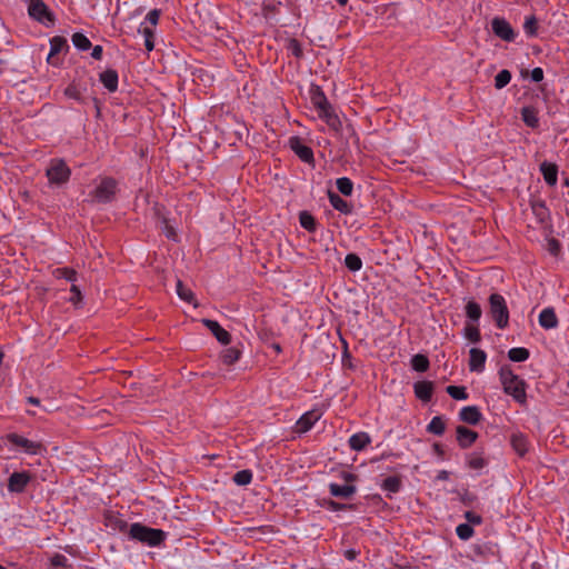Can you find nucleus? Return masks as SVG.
<instances>
[{"mask_svg":"<svg viewBox=\"0 0 569 569\" xmlns=\"http://www.w3.org/2000/svg\"><path fill=\"white\" fill-rule=\"evenodd\" d=\"M499 378L505 393L511 396L519 403L526 402V382L509 366L500 368Z\"/></svg>","mask_w":569,"mask_h":569,"instance_id":"f257e3e1","label":"nucleus"},{"mask_svg":"<svg viewBox=\"0 0 569 569\" xmlns=\"http://www.w3.org/2000/svg\"><path fill=\"white\" fill-rule=\"evenodd\" d=\"M129 537L149 547H157L164 541L167 532L136 522L130 526Z\"/></svg>","mask_w":569,"mask_h":569,"instance_id":"f03ea898","label":"nucleus"},{"mask_svg":"<svg viewBox=\"0 0 569 569\" xmlns=\"http://www.w3.org/2000/svg\"><path fill=\"white\" fill-rule=\"evenodd\" d=\"M71 176V170L62 159H52L46 169V177L48 178L49 186L62 187Z\"/></svg>","mask_w":569,"mask_h":569,"instance_id":"7ed1b4c3","label":"nucleus"},{"mask_svg":"<svg viewBox=\"0 0 569 569\" xmlns=\"http://www.w3.org/2000/svg\"><path fill=\"white\" fill-rule=\"evenodd\" d=\"M489 312L499 329H505L509 323V310L506 299L500 293L489 297Z\"/></svg>","mask_w":569,"mask_h":569,"instance_id":"20e7f679","label":"nucleus"},{"mask_svg":"<svg viewBox=\"0 0 569 569\" xmlns=\"http://www.w3.org/2000/svg\"><path fill=\"white\" fill-rule=\"evenodd\" d=\"M117 181L113 178H102L92 192L93 200L99 203H108L114 199Z\"/></svg>","mask_w":569,"mask_h":569,"instance_id":"39448f33","label":"nucleus"},{"mask_svg":"<svg viewBox=\"0 0 569 569\" xmlns=\"http://www.w3.org/2000/svg\"><path fill=\"white\" fill-rule=\"evenodd\" d=\"M491 29L492 32L503 41L511 42L517 37L516 31L505 18H493L491 21Z\"/></svg>","mask_w":569,"mask_h":569,"instance_id":"423d86ee","label":"nucleus"},{"mask_svg":"<svg viewBox=\"0 0 569 569\" xmlns=\"http://www.w3.org/2000/svg\"><path fill=\"white\" fill-rule=\"evenodd\" d=\"M8 441L22 449L23 452L28 455H38L43 450V446L38 442L30 439H27L23 436L11 433L8 436Z\"/></svg>","mask_w":569,"mask_h":569,"instance_id":"0eeeda50","label":"nucleus"},{"mask_svg":"<svg viewBox=\"0 0 569 569\" xmlns=\"http://www.w3.org/2000/svg\"><path fill=\"white\" fill-rule=\"evenodd\" d=\"M28 12L31 18L41 23H52L54 20L52 13L42 0H30Z\"/></svg>","mask_w":569,"mask_h":569,"instance_id":"6e6552de","label":"nucleus"},{"mask_svg":"<svg viewBox=\"0 0 569 569\" xmlns=\"http://www.w3.org/2000/svg\"><path fill=\"white\" fill-rule=\"evenodd\" d=\"M291 150L303 161L310 163L313 161V151L310 147L305 144L299 137H291L289 139Z\"/></svg>","mask_w":569,"mask_h":569,"instance_id":"1a4fd4ad","label":"nucleus"},{"mask_svg":"<svg viewBox=\"0 0 569 569\" xmlns=\"http://www.w3.org/2000/svg\"><path fill=\"white\" fill-rule=\"evenodd\" d=\"M30 475L28 472H13L9 477L8 490L10 492L20 493L24 491L26 487L30 482Z\"/></svg>","mask_w":569,"mask_h":569,"instance_id":"9d476101","label":"nucleus"},{"mask_svg":"<svg viewBox=\"0 0 569 569\" xmlns=\"http://www.w3.org/2000/svg\"><path fill=\"white\" fill-rule=\"evenodd\" d=\"M487 360V355L483 350L478 348H471L469 351V369L473 372H482L485 370V365Z\"/></svg>","mask_w":569,"mask_h":569,"instance_id":"9b49d317","label":"nucleus"},{"mask_svg":"<svg viewBox=\"0 0 569 569\" xmlns=\"http://www.w3.org/2000/svg\"><path fill=\"white\" fill-rule=\"evenodd\" d=\"M202 323L211 331L216 339L222 345H229L230 333L224 330L216 320L202 319Z\"/></svg>","mask_w":569,"mask_h":569,"instance_id":"f8f14e48","label":"nucleus"},{"mask_svg":"<svg viewBox=\"0 0 569 569\" xmlns=\"http://www.w3.org/2000/svg\"><path fill=\"white\" fill-rule=\"evenodd\" d=\"M320 415L316 411H308L302 415L296 422L295 429L298 433H305L309 431L315 423L319 420Z\"/></svg>","mask_w":569,"mask_h":569,"instance_id":"ddd939ff","label":"nucleus"},{"mask_svg":"<svg viewBox=\"0 0 569 569\" xmlns=\"http://www.w3.org/2000/svg\"><path fill=\"white\" fill-rule=\"evenodd\" d=\"M457 441L463 449L471 447L478 439V433L465 426L457 427Z\"/></svg>","mask_w":569,"mask_h":569,"instance_id":"4468645a","label":"nucleus"},{"mask_svg":"<svg viewBox=\"0 0 569 569\" xmlns=\"http://www.w3.org/2000/svg\"><path fill=\"white\" fill-rule=\"evenodd\" d=\"M329 492L336 498L349 499L357 492V487L355 485H338L331 482L329 483Z\"/></svg>","mask_w":569,"mask_h":569,"instance_id":"2eb2a0df","label":"nucleus"},{"mask_svg":"<svg viewBox=\"0 0 569 569\" xmlns=\"http://www.w3.org/2000/svg\"><path fill=\"white\" fill-rule=\"evenodd\" d=\"M540 172L546 183L550 187H555L558 181V166L548 161H543L540 164Z\"/></svg>","mask_w":569,"mask_h":569,"instance_id":"dca6fc26","label":"nucleus"},{"mask_svg":"<svg viewBox=\"0 0 569 569\" xmlns=\"http://www.w3.org/2000/svg\"><path fill=\"white\" fill-rule=\"evenodd\" d=\"M540 327H542L546 330L555 329L558 327V318L553 310V308H545L538 318Z\"/></svg>","mask_w":569,"mask_h":569,"instance_id":"f3484780","label":"nucleus"},{"mask_svg":"<svg viewBox=\"0 0 569 569\" xmlns=\"http://www.w3.org/2000/svg\"><path fill=\"white\" fill-rule=\"evenodd\" d=\"M459 418L466 423L478 425L482 418V413L476 406L463 407L459 412Z\"/></svg>","mask_w":569,"mask_h":569,"instance_id":"a211bd4d","label":"nucleus"},{"mask_svg":"<svg viewBox=\"0 0 569 569\" xmlns=\"http://www.w3.org/2000/svg\"><path fill=\"white\" fill-rule=\"evenodd\" d=\"M318 116L325 120V122L333 130H339L341 127V121L339 117L336 114L332 106L330 104L328 108L321 109L318 111Z\"/></svg>","mask_w":569,"mask_h":569,"instance_id":"6ab92c4d","label":"nucleus"},{"mask_svg":"<svg viewBox=\"0 0 569 569\" xmlns=\"http://www.w3.org/2000/svg\"><path fill=\"white\" fill-rule=\"evenodd\" d=\"M118 79V72L113 69H108L100 73V81L109 92L117 91Z\"/></svg>","mask_w":569,"mask_h":569,"instance_id":"aec40b11","label":"nucleus"},{"mask_svg":"<svg viewBox=\"0 0 569 569\" xmlns=\"http://www.w3.org/2000/svg\"><path fill=\"white\" fill-rule=\"evenodd\" d=\"M415 395L418 399L427 402L430 401L433 391V385L430 381H418L413 386Z\"/></svg>","mask_w":569,"mask_h":569,"instance_id":"412c9836","label":"nucleus"},{"mask_svg":"<svg viewBox=\"0 0 569 569\" xmlns=\"http://www.w3.org/2000/svg\"><path fill=\"white\" fill-rule=\"evenodd\" d=\"M349 446L355 451L365 449L370 442L371 438L367 432H357L349 438Z\"/></svg>","mask_w":569,"mask_h":569,"instance_id":"4be33fe9","label":"nucleus"},{"mask_svg":"<svg viewBox=\"0 0 569 569\" xmlns=\"http://www.w3.org/2000/svg\"><path fill=\"white\" fill-rule=\"evenodd\" d=\"M311 103L315 106L317 111L328 108L330 106V102L328 101L326 94L320 89V87L316 86L311 88Z\"/></svg>","mask_w":569,"mask_h":569,"instance_id":"5701e85b","label":"nucleus"},{"mask_svg":"<svg viewBox=\"0 0 569 569\" xmlns=\"http://www.w3.org/2000/svg\"><path fill=\"white\" fill-rule=\"evenodd\" d=\"M330 204L339 212L349 214L352 211V206L343 200L339 194L329 191L328 193Z\"/></svg>","mask_w":569,"mask_h":569,"instance_id":"b1692460","label":"nucleus"},{"mask_svg":"<svg viewBox=\"0 0 569 569\" xmlns=\"http://www.w3.org/2000/svg\"><path fill=\"white\" fill-rule=\"evenodd\" d=\"M521 118L522 121L532 129L539 126L538 113L533 107H523L521 110Z\"/></svg>","mask_w":569,"mask_h":569,"instance_id":"393cba45","label":"nucleus"},{"mask_svg":"<svg viewBox=\"0 0 569 569\" xmlns=\"http://www.w3.org/2000/svg\"><path fill=\"white\" fill-rule=\"evenodd\" d=\"M68 48V42L63 37H53L50 40V52L48 54V60H50L53 56L67 50Z\"/></svg>","mask_w":569,"mask_h":569,"instance_id":"a878e982","label":"nucleus"},{"mask_svg":"<svg viewBox=\"0 0 569 569\" xmlns=\"http://www.w3.org/2000/svg\"><path fill=\"white\" fill-rule=\"evenodd\" d=\"M401 487H402L401 479L398 476L387 477L381 483V488L385 491H388L389 493L399 492Z\"/></svg>","mask_w":569,"mask_h":569,"instance_id":"bb28decb","label":"nucleus"},{"mask_svg":"<svg viewBox=\"0 0 569 569\" xmlns=\"http://www.w3.org/2000/svg\"><path fill=\"white\" fill-rule=\"evenodd\" d=\"M465 310H466L467 318L472 322H478L479 319L481 318V315H482L481 307L478 302H476L473 300L468 301Z\"/></svg>","mask_w":569,"mask_h":569,"instance_id":"cd10ccee","label":"nucleus"},{"mask_svg":"<svg viewBox=\"0 0 569 569\" xmlns=\"http://www.w3.org/2000/svg\"><path fill=\"white\" fill-rule=\"evenodd\" d=\"M467 465L470 469L481 470L487 467L488 461L479 452H472L467 456Z\"/></svg>","mask_w":569,"mask_h":569,"instance_id":"c85d7f7f","label":"nucleus"},{"mask_svg":"<svg viewBox=\"0 0 569 569\" xmlns=\"http://www.w3.org/2000/svg\"><path fill=\"white\" fill-rule=\"evenodd\" d=\"M144 38V46L148 51L153 50L154 43H153V37H154V29L149 26H144V23H141L138 30Z\"/></svg>","mask_w":569,"mask_h":569,"instance_id":"c756f323","label":"nucleus"},{"mask_svg":"<svg viewBox=\"0 0 569 569\" xmlns=\"http://www.w3.org/2000/svg\"><path fill=\"white\" fill-rule=\"evenodd\" d=\"M529 350L522 347L511 348L508 351V358L513 362H523L529 358Z\"/></svg>","mask_w":569,"mask_h":569,"instance_id":"7c9ffc66","label":"nucleus"},{"mask_svg":"<svg viewBox=\"0 0 569 569\" xmlns=\"http://www.w3.org/2000/svg\"><path fill=\"white\" fill-rule=\"evenodd\" d=\"M446 423L443 419L439 416H436L431 419L429 425L427 426V430L430 433L441 436L445 432Z\"/></svg>","mask_w":569,"mask_h":569,"instance_id":"2f4dec72","label":"nucleus"},{"mask_svg":"<svg viewBox=\"0 0 569 569\" xmlns=\"http://www.w3.org/2000/svg\"><path fill=\"white\" fill-rule=\"evenodd\" d=\"M71 40L78 50L86 51L91 48V41L83 33H73Z\"/></svg>","mask_w":569,"mask_h":569,"instance_id":"473e14b6","label":"nucleus"},{"mask_svg":"<svg viewBox=\"0 0 569 569\" xmlns=\"http://www.w3.org/2000/svg\"><path fill=\"white\" fill-rule=\"evenodd\" d=\"M336 186L341 194H343L346 197H349L352 194L353 183L349 178H347V177L338 178L336 181Z\"/></svg>","mask_w":569,"mask_h":569,"instance_id":"72a5a7b5","label":"nucleus"},{"mask_svg":"<svg viewBox=\"0 0 569 569\" xmlns=\"http://www.w3.org/2000/svg\"><path fill=\"white\" fill-rule=\"evenodd\" d=\"M345 264L350 271L357 272L362 268V260L356 253H348L345 258Z\"/></svg>","mask_w":569,"mask_h":569,"instance_id":"f704fd0d","label":"nucleus"},{"mask_svg":"<svg viewBox=\"0 0 569 569\" xmlns=\"http://www.w3.org/2000/svg\"><path fill=\"white\" fill-rule=\"evenodd\" d=\"M411 366L412 368L418 371V372H425L428 370L429 368V360L426 356L423 355H415L412 358H411Z\"/></svg>","mask_w":569,"mask_h":569,"instance_id":"c9c22d12","label":"nucleus"},{"mask_svg":"<svg viewBox=\"0 0 569 569\" xmlns=\"http://www.w3.org/2000/svg\"><path fill=\"white\" fill-rule=\"evenodd\" d=\"M240 358V351L237 348L230 347L222 351L221 359L224 365H233Z\"/></svg>","mask_w":569,"mask_h":569,"instance_id":"e433bc0d","label":"nucleus"},{"mask_svg":"<svg viewBox=\"0 0 569 569\" xmlns=\"http://www.w3.org/2000/svg\"><path fill=\"white\" fill-rule=\"evenodd\" d=\"M57 279H66L67 281H77V271L71 268H58L53 272Z\"/></svg>","mask_w":569,"mask_h":569,"instance_id":"4c0bfd02","label":"nucleus"},{"mask_svg":"<svg viewBox=\"0 0 569 569\" xmlns=\"http://www.w3.org/2000/svg\"><path fill=\"white\" fill-rule=\"evenodd\" d=\"M531 208L535 216L539 219L540 222H543L548 218L549 211L543 201L532 202Z\"/></svg>","mask_w":569,"mask_h":569,"instance_id":"58836bf2","label":"nucleus"},{"mask_svg":"<svg viewBox=\"0 0 569 569\" xmlns=\"http://www.w3.org/2000/svg\"><path fill=\"white\" fill-rule=\"evenodd\" d=\"M447 393L456 400L468 399V392L462 386H448L446 389Z\"/></svg>","mask_w":569,"mask_h":569,"instance_id":"ea45409f","label":"nucleus"},{"mask_svg":"<svg viewBox=\"0 0 569 569\" xmlns=\"http://www.w3.org/2000/svg\"><path fill=\"white\" fill-rule=\"evenodd\" d=\"M232 479L238 486H247L252 481V472L249 469H243L236 472Z\"/></svg>","mask_w":569,"mask_h":569,"instance_id":"a19ab883","label":"nucleus"},{"mask_svg":"<svg viewBox=\"0 0 569 569\" xmlns=\"http://www.w3.org/2000/svg\"><path fill=\"white\" fill-rule=\"evenodd\" d=\"M50 563L56 569H71L68 558L61 553H54L50 559Z\"/></svg>","mask_w":569,"mask_h":569,"instance_id":"79ce46f5","label":"nucleus"},{"mask_svg":"<svg viewBox=\"0 0 569 569\" xmlns=\"http://www.w3.org/2000/svg\"><path fill=\"white\" fill-rule=\"evenodd\" d=\"M299 221L303 229L308 231L316 230V220L309 212L302 211L299 216Z\"/></svg>","mask_w":569,"mask_h":569,"instance_id":"37998d69","label":"nucleus"},{"mask_svg":"<svg viewBox=\"0 0 569 569\" xmlns=\"http://www.w3.org/2000/svg\"><path fill=\"white\" fill-rule=\"evenodd\" d=\"M511 80V73L509 70H501L497 73L496 78H495V87L497 89H502L505 88Z\"/></svg>","mask_w":569,"mask_h":569,"instance_id":"c03bdc74","label":"nucleus"},{"mask_svg":"<svg viewBox=\"0 0 569 569\" xmlns=\"http://www.w3.org/2000/svg\"><path fill=\"white\" fill-rule=\"evenodd\" d=\"M456 533L461 540H469L473 536L475 530L469 523H460L456 528Z\"/></svg>","mask_w":569,"mask_h":569,"instance_id":"a18cd8bd","label":"nucleus"},{"mask_svg":"<svg viewBox=\"0 0 569 569\" xmlns=\"http://www.w3.org/2000/svg\"><path fill=\"white\" fill-rule=\"evenodd\" d=\"M465 337L473 343H477L481 339L480 330L477 326L467 325L465 327Z\"/></svg>","mask_w":569,"mask_h":569,"instance_id":"49530a36","label":"nucleus"},{"mask_svg":"<svg viewBox=\"0 0 569 569\" xmlns=\"http://www.w3.org/2000/svg\"><path fill=\"white\" fill-rule=\"evenodd\" d=\"M538 21L533 16L527 17L523 23V30L528 37L537 36Z\"/></svg>","mask_w":569,"mask_h":569,"instance_id":"de8ad7c7","label":"nucleus"},{"mask_svg":"<svg viewBox=\"0 0 569 569\" xmlns=\"http://www.w3.org/2000/svg\"><path fill=\"white\" fill-rule=\"evenodd\" d=\"M177 295L179 296L180 299L187 301V302H192L193 300V293L190 289L186 288L182 283V281L178 280L177 281Z\"/></svg>","mask_w":569,"mask_h":569,"instance_id":"09e8293b","label":"nucleus"},{"mask_svg":"<svg viewBox=\"0 0 569 569\" xmlns=\"http://www.w3.org/2000/svg\"><path fill=\"white\" fill-rule=\"evenodd\" d=\"M160 14H161V11L159 9H152L147 13L144 21L142 23H144V26H149L154 29L159 22Z\"/></svg>","mask_w":569,"mask_h":569,"instance_id":"8fccbe9b","label":"nucleus"},{"mask_svg":"<svg viewBox=\"0 0 569 569\" xmlns=\"http://www.w3.org/2000/svg\"><path fill=\"white\" fill-rule=\"evenodd\" d=\"M511 443L513 449L520 455L523 456L527 451L526 439L522 436H513L511 439Z\"/></svg>","mask_w":569,"mask_h":569,"instance_id":"3c124183","label":"nucleus"},{"mask_svg":"<svg viewBox=\"0 0 569 569\" xmlns=\"http://www.w3.org/2000/svg\"><path fill=\"white\" fill-rule=\"evenodd\" d=\"M64 96L68 97L69 99H73V100H77L79 102H82L81 90L74 83L69 84L64 89Z\"/></svg>","mask_w":569,"mask_h":569,"instance_id":"603ef678","label":"nucleus"},{"mask_svg":"<svg viewBox=\"0 0 569 569\" xmlns=\"http://www.w3.org/2000/svg\"><path fill=\"white\" fill-rule=\"evenodd\" d=\"M325 506H326L329 510H332V511L346 510V509L351 508L350 506H347V505H343V503H339V502H336V501H333V500H326V501H325Z\"/></svg>","mask_w":569,"mask_h":569,"instance_id":"864d4df0","label":"nucleus"},{"mask_svg":"<svg viewBox=\"0 0 569 569\" xmlns=\"http://www.w3.org/2000/svg\"><path fill=\"white\" fill-rule=\"evenodd\" d=\"M465 518L466 520L468 521V523L471 526V525H480L482 522V518L481 516L472 512V511H467L465 513Z\"/></svg>","mask_w":569,"mask_h":569,"instance_id":"5fc2aeb1","label":"nucleus"},{"mask_svg":"<svg viewBox=\"0 0 569 569\" xmlns=\"http://www.w3.org/2000/svg\"><path fill=\"white\" fill-rule=\"evenodd\" d=\"M340 478L346 482L345 485H353L358 480L357 475L348 471H342Z\"/></svg>","mask_w":569,"mask_h":569,"instance_id":"6e6d98bb","label":"nucleus"},{"mask_svg":"<svg viewBox=\"0 0 569 569\" xmlns=\"http://www.w3.org/2000/svg\"><path fill=\"white\" fill-rule=\"evenodd\" d=\"M70 291L72 293V296L70 297V301L72 303H78L82 299V295L79 287L72 283Z\"/></svg>","mask_w":569,"mask_h":569,"instance_id":"4d7b16f0","label":"nucleus"},{"mask_svg":"<svg viewBox=\"0 0 569 569\" xmlns=\"http://www.w3.org/2000/svg\"><path fill=\"white\" fill-rule=\"evenodd\" d=\"M530 77L533 82H540L543 79V70L539 67L533 68L531 70Z\"/></svg>","mask_w":569,"mask_h":569,"instance_id":"13d9d810","label":"nucleus"},{"mask_svg":"<svg viewBox=\"0 0 569 569\" xmlns=\"http://www.w3.org/2000/svg\"><path fill=\"white\" fill-rule=\"evenodd\" d=\"M549 251L552 253V254H557L559 249H560V244L558 242V240L556 239H550L549 240Z\"/></svg>","mask_w":569,"mask_h":569,"instance_id":"bf43d9fd","label":"nucleus"},{"mask_svg":"<svg viewBox=\"0 0 569 569\" xmlns=\"http://www.w3.org/2000/svg\"><path fill=\"white\" fill-rule=\"evenodd\" d=\"M103 49L101 46H94L92 48L91 57L96 60H100L102 58Z\"/></svg>","mask_w":569,"mask_h":569,"instance_id":"052dcab7","label":"nucleus"},{"mask_svg":"<svg viewBox=\"0 0 569 569\" xmlns=\"http://www.w3.org/2000/svg\"><path fill=\"white\" fill-rule=\"evenodd\" d=\"M163 232L167 236V238L176 240L174 229L171 226H169L168 223H164Z\"/></svg>","mask_w":569,"mask_h":569,"instance_id":"680f3d73","label":"nucleus"},{"mask_svg":"<svg viewBox=\"0 0 569 569\" xmlns=\"http://www.w3.org/2000/svg\"><path fill=\"white\" fill-rule=\"evenodd\" d=\"M358 553L359 552L357 550H355V549H348V550L345 551V557L348 560L352 561V560H355L357 558Z\"/></svg>","mask_w":569,"mask_h":569,"instance_id":"e2e57ef3","label":"nucleus"},{"mask_svg":"<svg viewBox=\"0 0 569 569\" xmlns=\"http://www.w3.org/2000/svg\"><path fill=\"white\" fill-rule=\"evenodd\" d=\"M448 478H449V472L446 470H441L437 476V479H439V480H447Z\"/></svg>","mask_w":569,"mask_h":569,"instance_id":"0e129e2a","label":"nucleus"},{"mask_svg":"<svg viewBox=\"0 0 569 569\" xmlns=\"http://www.w3.org/2000/svg\"><path fill=\"white\" fill-rule=\"evenodd\" d=\"M28 402L38 406L40 403V400L34 397L28 398Z\"/></svg>","mask_w":569,"mask_h":569,"instance_id":"69168bd1","label":"nucleus"},{"mask_svg":"<svg viewBox=\"0 0 569 569\" xmlns=\"http://www.w3.org/2000/svg\"><path fill=\"white\" fill-rule=\"evenodd\" d=\"M93 103H94V107H96V110H97V116L100 114V107H99V101L97 98H93Z\"/></svg>","mask_w":569,"mask_h":569,"instance_id":"338daca9","label":"nucleus"},{"mask_svg":"<svg viewBox=\"0 0 569 569\" xmlns=\"http://www.w3.org/2000/svg\"><path fill=\"white\" fill-rule=\"evenodd\" d=\"M339 4L345 6L347 4L348 0H336Z\"/></svg>","mask_w":569,"mask_h":569,"instance_id":"774afa93","label":"nucleus"}]
</instances>
